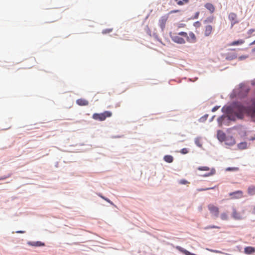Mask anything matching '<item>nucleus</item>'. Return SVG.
<instances>
[{
  "label": "nucleus",
  "instance_id": "9",
  "mask_svg": "<svg viewBox=\"0 0 255 255\" xmlns=\"http://www.w3.org/2000/svg\"><path fill=\"white\" fill-rule=\"evenodd\" d=\"M213 27L211 25H207L205 27L204 34L206 36L210 35L212 32Z\"/></svg>",
  "mask_w": 255,
  "mask_h": 255
},
{
  "label": "nucleus",
  "instance_id": "40",
  "mask_svg": "<svg viewBox=\"0 0 255 255\" xmlns=\"http://www.w3.org/2000/svg\"><path fill=\"white\" fill-rule=\"evenodd\" d=\"M16 233H24L25 231H17L16 232Z\"/></svg>",
  "mask_w": 255,
  "mask_h": 255
},
{
  "label": "nucleus",
  "instance_id": "34",
  "mask_svg": "<svg viewBox=\"0 0 255 255\" xmlns=\"http://www.w3.org/2000/svg\"><path fill=\"white\" fill-rule=\"evenodd\" d=\"M212 252H213V253H219V254H221L222 253L221 251H217V250H210Z\"/></svg>",
  "mask_w": 255,
  "mask_h": 255
},
{
  "label": "nucleus",
  "instance_id": "43",
  "mask_svg": "<svg viewBox=\"0 0 255 255\" xmlns=\"http://www.w3.org/2000/svg\"><path fill=\"white\" fill-rule=\"evenodd\" d=\"M213 18H210V19H209V21H210V22H211V21H212V20H213Z\"/></svg>",
  "mask_w": 255,
  "mask_h": 255
},
{
  "label": "nucleus",
  "instance_id": "2",
  "mask_svg": "<svg viewBox=\"0 0 255 255\" xmlns=\"http://www.w3.org/2000/svg\"><path fill=\"white\" fill-rule=\"evenodd\" d=\"M172 40L178 44L185 43V37H187V33L185 32H180L177 34H173L170 35Z\"/></svg>",
  "mask_w": 255,
  "mask_h": 255
},
{
  "label": "nucleus",
  "instance_id": "6",
  "mask_svg": "<svg viewBox=\"0 0 255 255\" xmlns=\"http://www.w3.org/2000/svg\"><path fill=\"white\" fill-rule=\"evenodd\" d=\"M229 19L230 20L231 23V28L233 27V26L239 22V21L237 19V15L236 13L232 12L230 13L229 15Z\"/></svg>",
  "mask_w": 255,
  "mask_h": 255
},
{
  "label": "nucleus",
  "instance_id": "42",
  "mask_svg": "<svg viewBox=\"0 0 255 255\" xmlns=\"http://www.w3.org/2000/svg\"><path fill=\"white\" fill-rule=\"evenodd\" d=\"M254 44H255V40L254 41H253L252 43H250L251 45H254Z\"/></svg>",
  "mask_w": 255,
  "mask_h": 255
},
{
  "label": "nucleus",
  "instance_id": "35",
  "mask_svg": "<svg viewBox=\"0 0 255 255\" xmlns=\"http://www.w3.org/2000/svg\"><path fill=\"white\" fill-rule=\"evenodd\" d=\"M214 188H206V189H198V190L199 191H205V190H209V189H213Z\"/></svg>",
  "mask_w": 255,
  "mask_h": 255
},
{
  "label": "nucleus",
  "instance_id": "1",
  "mask_svg": "<svg viewBox=\"0 0 255 255\" xmlns=\"http://www.w3.org/2000/svg\"><path fill=\"white\" fill-rule=\"evenodd\" d=\"M249 109L239 103L232 105L228 110V117L230 120L235 121L236 119H243L244 114L248 112Z\"/></svg>",
  "mask_w": 255,
  "mask_h": 255
},
{
  "label": "nucleus",
  "instance_id": "13",
  "mask_svg": "<svg viewBox=\"0 0 255 255\" xmlns=\"http://www.w3.org/2000/svg\"><path fill=\"white\" fill-rule=\"evenodd\" d=\"M255 252V248L253 247H247L244 249V253L247 255L254 254Z\"/></svg>",
  "mask_w": 255,
  "mask_h": 255
},
{
  "label": "nucleus",
  "instance_id": "28",
  "mask_svg": "<svg viewBox=\"0 0 255 255\" xmlns=\"http://www.w3.org/2000/svg\"><path fill=\"white\" fill-rule=\"evenodd\" d=\"M179 183L180 184H189V182L188 181H187L186 180H185V179L180 180L179 181Z\"/></svg>",
  "mask_w": 255,
  "mask_h": 255
},
{
  "label": "nucleus",
  "instance_id": "46",
  "mask_svg": "<svg viewBox=\"0 0 255 255\" xmlns=\"http://www.w3.org/2000/svg\"><path fill=\"white\" fill-rule=\"evenodd\" d=\"M254 51H255V48L253 50Z\"/></svg>",
  "mask_w": 255,
  "mask_h": 255
},
{
  "label": "nucleus",
  "instance_id": "16",
  "mask_svg": "<svg viewBox=\"0 0 255 255\" xmlns=\"http://www.w3.org/2000/svg\"><path fill=\"white\" fill-rule=\"evenodd\" d=\"M232 216L236 220H241L242 218L240 214L235 209H233Z\"/></svg>",
  "mask_w": 255,
  "mask_h": 255
},
{
  "label": "nucleus",
  "instance_id": "19",
  "mask_svg": "<svg viewBox=\"0 0 255 255\" xmlns=\"http://www.w3.org/2000/svg\"><path fill=\"white\" fill-rule=\"evenodd\" d=\"M248 193L250 195L253 196L255 195V186H250L248 189Z\"/></svg>",
  "mask_w": 255,
  "mask_h": 255
},
{
  "label": "nucleus",
  "instance_id": "38",
  "mask_svg": "<svg viewBox=\"0 0 255 255\" xmlns=\"http://www.w3.org/2000/svg\"><path fill=\"white\" fill-rule=\"evenodd\" d=\"M195 142H196V144L198 146H201V144H200V143H199V140L197 139V140L195 141Z\"/></svg>",
  "mask_w": 255,
  "mask_h": 255
},
{
  "label": "nucleus",
  "instance_id": "3",
  "mask_svg": "<svg viewBox=\"0 0 255 255\" xmlns=\"http://www.w3.org/2000/svg\"><path fill=\"white\" fill-rule=\"evenodd\" d=\"M112 115V112L110 111H105L102 113H95L92 116V118L95 120L103 121L107 118L111 117Z\"/></svg>",
  "mask_w": 255,
  "mask_h": 255
},
{
  "label": "nucleus",
  "instance_id": "15",
  "mask_svg": "<svg viewBox=\"0 0 255 255\" xmlns=\"http://www.w3.org/2000/svg\"><path fill=\"white\" fill-rule=\"evenodd\" d=\"M176 249L180 251V252L183 253L185 255H196L195 254L191 253L189 251H188L186 250H185L184 249L182 248V247L180 246H176Z\"/></svg>",
  "mask_w": 255,
  "mask_h": 255
},
{
  "label": "nucleus",
  "instance_id": "27",
  "mask_svg": "<svg viewBox=\"0 0 255 255\" xmlns=\"http://www.w3.org/2000/svg\"><path fill=\"white\" fill-rule=\"evenodd\" d=\"M216 172V170L215 169L212 168L211 170V171L210 173L206 174L205 175V176H209L214 175Z\"/></svg>",
  "mask_w": 255,
  "mask_h": 255
},
{
  "label": "nucleus",
  "instance_id": "44",
  "mask_svg": "<svg viewBox=\"0 0 255 255\" xmlns=\"http://www.w3.org/2000/svg\"><path fill=\"white\" fill-rule=\"evenodd\" d=\"M5 179V178H0V180H3V179Z\"/></svg>",
  "mask_w": 255,
  "mask_h": 255
},
{
  "label": "nucleus",
  "instance_id": "12",
  "mask_svg": "<svg viewBox=\"0 0 255 255\" xmlns=\"http://www.w3.org/2000/svg\"><path fill=\"white\" fill-rule=\"evenodd\" d=\"M76 104L81 106H87L89 104V102L84 99H79L76 100Z\"/></svg>",
  "mask_w": 255,
  "mask_h": 255
},
{
  "label": "nucleus",
  "instance_id": "10",
  "mask_svg": "<svg viewBox=\"0 0 255 255\" xmlns=\"http://www.w3.org/2000/svg\"><path fill=\"white\" fill-rule=\"evenodd\" d=\"M227 136H226L225 133L219 130L217 132V137L218 139L221 141H225Z\"/></svg>",
  "mask_w": 255,
  "mask_h": 255
},
{
  "label": "nucleus",
  "instance_id": "11",
  "mask_svg": "<svg viewBox=\"0 0 255 255\" xmlns=\"http://www.w3.org/2000/svg\"><path fill=\"white\" fill-rule=\"evenodd\" d=\"M252 106L250 109V113L252 118L255 117V98L252 100Z\"/></svg>",
  "mask_w": 255,
  "mask_h": 255
},
{
  "label": "nucleus",
  "instance_id": "22",
  "mask_svg": "<svg viewBox=\"0 0 255 255\" xmlns=\"http://www.w3.org/2000/svg\"><path fill=\"white\" fill-rule=\"evenodd\" d=\"M238 147L241 149H246L247 147V143L245 142H241L238 144Z\"/></svg>",
  "mask_w": 255,
  "mask_h": 255
},
{
  "label": "nucleus",
  "instance_id": "32",
  "mask_svg": "<svg viewBox=\"0 0 255 255\" xmlns=\"http://www.w3.org/2000/svg\"><path fill=\"white\" fill-rule=\"evenodd\" d=\"M213 228L219 229V227H218L217 226H209V227H207L206 228V229H213Z\"/></svg>",
  "mask_w": 255,
  "mask_h": 255
},
{
  "label": "nucleus",
  "instance_id": "7",
  "mask_svg": "<svg viewBox=\"0 0 255 255\" xmlns=\"http://www.w3.org/2000/svg\"><path fill=\"white\" fill-rule=\"evenodd\" d=\"M187 41L190 43H195L196 41V37L194 33L190 32L189 35L187 33V37H185Z\"/></svg>",
  "mask_w": 255,
  "mask_h": 255
},
{
  "label": "nucleus",
  "instance_id": "5",
  "mask_svg": "<svg viewBox=\"0 0 255 255\" xmlns=\"http://www.w3.org/2000/svg\"><path fill=\"white\" fill-rule=\"evenodd\" d=\"M229 196L231 197V199H240L243 197V192L241 190H238L229 193Z\"/></svg>",
  "mask_w": 255,
  "mask_h": 255
},
{
  "label": "nucleus",
  "instance_id": "33",
  "mask_svg": "<svg viewBox=\"0 0 255 255\" xmlns=\"http://www.w3.org/2000/svg\"><path fill=\"white\" fill-rule=\"evenodd\" d=\"M242 90L246 91V93H247L249 92V89L248 88H247V87H244V88L242 89Z\"/></svg>",
  "mask_w": 255,
  "mask_h": 255
},
{
  "label": "nucleus",
  "instance_id": "4",
  "mask_svg": "<svg viewBox=\"0 0 255 255\" xmlns=\"http://www.w3.org/2000/svg\"><path fill=\"white\" fill-rule=\"evenodd\" d=\"M208 210L211 214H212L216 218L218 217L219 214V209L213 204H210L208 206Z\"/></svg>",
  "mask_w": 255,
  "mask_h": 255
},
{
  "label": "nucleus",
  "instance_id": "36",
  "mask_svg": "<svg viewBox=\"0 0 255 255\" xmlns=\"http://www.w3.org/2000/svg\"><path fill=\"white\" fill-rule=\"evenodd\" d=\"M179 11V10H173L170 11L169 13L171 14V13H176V12H177Z\"/></svg>",
  "mask_w": 255,
  "mask_h": 255
},
{
  "label": "nucleus",
  "instance_id": "26",
  "mask_svg": "<svg viewBox=\"0 0 255 255\" xmlns=\"http://www.w3.org/2000/svg\"><path fill=\"white\" fill-rule=\"evenodd\" d=\"M198 169L200 171H209V168L207 166H201L198 168Z\"/></svg>",
  "mask_w": 255,
  "mask_h": 255
},
{
  "label": "nucleus",
  "instance_id": "17",
  "mask_svg": "<svg viewBox=\"0 0 255 255\" xmlns=\"http://www.w3.org/2000/svg\"><path fill=\"white\" fill-rule=\"evenodd\" d=\"M205 7L208 9L211 13L214 12L215 9L214 6L211 3H206Z\"/></svg>",
  "mask_w": 255,
  "mask_h": 255
},
{
  "label": "nucleus",
  "instance_id": "21",
  "mask_svg": "<svg viewBox=\"0 0 255 255\" xmlns=\"http://www.w3.org/2000/svg\"><path fill=\"white\" fill-rule=\"evenodd\" d=\"M177 2V4L179 5H182L189 2V0H174Z\"/></svg>",
  "mask_w": 255,
  "mask_h": 255
},
{
  "label": "nucleus",
  "instance_id": "24",
  "mask_svg": "<svg viewBox=\"0 0 255 255\" xmlns=\"http://www.w3.org/2000/svg\"><path fill=\"white\" fill-rule=\"evenodd\" d=\"M239 169L238 167H228V168H226V170L228 171H238Z\"/></svg>",
  "mask_w": 255,
  "mask_h": 255
},
{
  "label": "nucleus",
  "instance_id": "30",
  "mask_svg": "<svg viewBox=\"0 0 255 255\" xmlns=\"http://www.w3.org/2000/svg\"><path fill=\"white\" fill-rule=\"evenodd\" d=\"M112 31V29H107L104 30L102 32V33L103 34H106V33L111 32Z\"/></svg>",
  "mask_w": 255,
  "mask_h": 255
},
{
  "label": "nucleus",
  "instance_id": "45",
  "mask_svg": "<svg viewBox=\"0 0 255 255\" xmlns=\"http://www.w3.org/2000/svg\"><path fill=\"white\" fill-rule=\"evenodd\" d=\"M252 140H255V137H253V138H252Z\"/></svg>",
  "mask_w": 255,
  "mask_h": 255
},
{
  "label": "nucleus",
  "instance_id": "41",
  "mask_svg": "<svg viewBox=\"0 0 255 255\" xmlns=\"http://www.w3.org/2000/svg\"><path fill=\"white\" fill-rule=\"evenodd\" d=\"M252 213L255 214V206L253 209Z\"/></svg>",
  "mask_w": 255,
  "mask_h": 255
},
{
  "label": "nucleus",
  "instance_id": "31",
  "mask_svg": "<svg viewBox=\"0 0 255 255\" xmlns=\"http://www.w3.org/2000/svg\"><path fill=\"white\" fill-rule=\"evenodd\" d=\"M100 197L101 198H102L103 199H104L105 200H106V201H107L108 202L110 203L111 204H113L112 202L110 200H109L108 199L106 198H105L104 197H103V196H101V195L100 196Z\"/></svg>",
  "mask_w": 255,
  "mask_h": 255
},
{
  "label": "nucleus",
  "instance_id": "14",
  "mask_svg": "<svg viewBox=\"0 0 255 255\" xmlns=\"http://www.w3.org/2000/svg\"><path fill=\"white\" fill-rule=\"evenodd\" d=\"M225 143L228 145H233L235 143V140L234 138L231 136H228L226 138Z\"/></svg>",
  "mask_w": 255,
  "mask_h": 255
},
{
  "label": "nucleus",
  "instance_id": "18",
  "mask_svg": "<svg viewBox=\"0 0 255 255\" xmlns=\"http://www.w3.org/2000/svg\"><path fill=\"white\" fill-rule=\"evenodd\" d=\"M245 43V40L243 39H239L236 41H234L229 44V46H236L239 45H242Z\"/></svg>",
  "mask_w": 255,
  "mask_h": 255
},
{
  "label": "nucleus",
  "instance_id": "39",
  "mask_svg": "<svg viewBox=\"0 0 255 255\" xmlns=\"http://www.w3.org/2000/svg\"><path fill=\"white\" fill-rule=\"evenodd\" d=\"M219 108L218 107H215L212 109V112H215Z\"/></svg>",
  "mask_w": 255,
  "mask_h": 255
},
{
  "label": "nucleus",
  "instance_id": "29",
  "mask_svg": "<svg viewBox=\"0 0 255 255\" xmlns=\"http://www.w3.org/2000/svg\"><path fill=\"white\" fill-rule=\"evenodd\" d=\"M180 152L182 154H186V153H188V150L187 148H184L181 149Z\"/></svg>",
  "mask_w": 255,
  "mask_h": 255
},
{
  "label": "nucleus",
  "instance_id": "8",
  "mask_svg": "<svg viewBox=\"0 0 255 255\" xmlns=\"http://www.w3.org/2000/svg\"><path fill=\"white\" fill-rule=\"evenodd\" d=\"M168 18V16L167 15H165L161 17L159 20V23L160 27L163 29L165 26V23Z\"/></svg>",
  "mask_w": 255,
  "mask_h": 255
},
{
  "label": "nucleus",
  "instance_id": "23",
  "mask_svg": "<svg viewBox=\"0 0 255 255\" xmlns=\"http://www.w3.org/2000/svg\"><path fill=\"white\" fill-rule=\"evenodd\" d=\"M221 219L222 220H227L229 218L228 214L227 213H222L220 215Z\"/></svg>",
  "mask_w": 255,
  "mask_h": 255
},
{
  "label": "nucleus",
  "instance_id": "37",
  "mask_svg": "<svg viewBox=\"0 0 255 255\" xmlns=\"http://www.w3.org/2000/svg\"><path fill=\"white\" fill-rule=\"evenodd\" d=\"M255 31V29H250V30H249L248 33H249V34H252L253 32H254Z\"/></svg>",
  "mask_w": 255,
  "mask_h": 255
},
{
  "label": "nucleus",
  "instance_id": "20",
  "mask_svg": "<svg viewBox=\"0 0 255 255\" xmlns=\"http://www.w3.org/2000/svg\"><path fill=\"white\" fill-rule=\"evenodd\" d=\"M164 160L168 162V163H171L173 162V157L172 156L170 155H166L164 156Z\"/></svg>",
  "mask_w": 255,
  "mask_h": 255
},
{
  "label": "nucleus",
  "instance_id": "25",
  "mask_svg": "<svg viewBox=\"0 0 255 255\" xmlns=\"http://www.w3.org/2000/svg\"><path fill=\"white\" fill-rule=\"evenodd\" d=\"M31 245L34 246H43L44 245L43 243H42L40 242H34Z\"/></svg>",
  "mask_w": 255,
  "mask_h": 255
}]
</instances>
